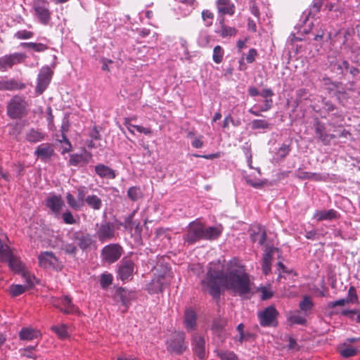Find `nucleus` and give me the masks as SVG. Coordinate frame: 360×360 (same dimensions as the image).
Instances as JSON below:
<instances>
[{"label":"nucleus","mask_w":360,"mask_h":360,"mask_svg":"<svg viewBox=\"0 0 360 360\" xmlns=\"http://www.w3.org/2000/svg\"><path fill=\"white\" fill-rule=\"evenodd\" d=\"M223 270V265L219 262L210 263L206 276L201 281L203 289L207 290L213 297L219 296L220 286L231 290L239 295L249 293L250 283L243 266L231 262L226 274Z\"/></svg>","instance_id":"f257e3e1"},{"label":"nucleus","mask_w":360,"mask_h":360,"mask_svg":"<svg viewBox=\"0 0 360 360\" xmlns=\"http://www.w3.org/2000/svg\"><path fill=\"white\" fill-rule=\"evenodd\" d=\"M27 103L21 96H13L8 103L7 115L11 119H18L27 113Z\"/></svg>","instance_id":"f03ea898"},{"label":"nucleus","mask_w":360,"mask_h":360,"mask_svg":"<svg viewBox=\"0 0 360 360\" xmlns=\"http://www.w3.org/2000/svg\"><path fill=\"white\" fill-rule=\"evenodd\" d=\"M185 338L186 335L184 332L175 331L172 333L167 340V350L177 354L183 353L187 348Z\"/></svg>","instance_id":"7ed1b4c3"},{"label":"nucleus","mask_w":360,"mask_h":360,"mask_svg":"<svg viewBox=\"0 0 360 360\" xmlns=\"http://www.w3.org/2000/svg\"><path fill=\"white\" fill-rule=\"evenodd\" d=\"M34 14L40 23L46 25L51 20V13L47 0H34L32 4Z\"/></svg>","instance_id":"20e7f679"},{"label":"nucleus","mask_w":360,"mask_h":360,"mask_svg":"<svg viewBox=\"0 0 360 360\" xmlns=\"http://www.w3.org/2000/svg\"><path fill=\"white\" fill-rule=\"evenodd\" d=\"M278 311L272 305L266 307L257 313L259 323L263 327L276 326L278 325Z\"/></svg>","instance_id":"39448f33"},{"label":"nucleus","mask_w":360,"mask_h":360,"mask_svg":"<svg viewBox=\"0 0 360 360\" xmlns=\"http://www.w3.org/2000/svg\"><path fill=\"white\" fill-rule=\"evenodd\" d=\"M96 236L101 243L113 239L115 236V227L114 224L103 221L100 224H96Z\"/></svg>","instance_id":"423d86ee"},{"label":"nucleus","mask_w":360,"mask_h":360,"mask_svg":"<svg viewBox=\"0 0 360 360\" xmlns=\"http://www.w3.org/2000/svg\"><path fill=\"white\" fill-rule=\"evenodd\" d=\"M122 254V248L116 243H111L105 245L101 250L103 259L109 264L117 261Z\"/></svg>","instance_id":"0eeeda50"},{"label":"nucleus","mask_w":360,"mask_h":360,"mask_svg":"<svg viewBox=\"0 0 360 360\" xmlns=\"http://www.w3.org/2000/svg\"><path fill=\"white\" fill-rule=\"evenodd\" d=\"M53 71L49 66L42 67L37 77L36 93L41 94L48 87L53 75Z\"/></svg>","instance_id":"6e6552de"},{"label":"nucleus","mask_w":360,"mask_h":360,"mask_svg":"<svg viewBox=\"0 0 360 360\" xmlns=\"http://www.w3.org/2000/svg\"><path fill=\"white\" fill-rule=\"evenodd\" d=\"M27 58L22 53H13L0 58V71H6L13 65L22 63Z\"/></svg>","instance_id":"1a4fd4ad"},{"label":"nucleus","mask_w":360,"mask_h":360,"mask_svg":"<svg viewBox=\"0 0 360 360\" xmlns=\"http://www.w3.org/2000/svg\"><path fill=\"white\" fill-rule=\"evenodd\" d=\"M184 238L185 241L191 244L203 239V225L200 222H191Z\"/></svg>","instance_id":"9d476101"},{"label":"nucleus","mask_w":360,"mask_h":360,"mask_svg":"<svg viewBox=\"0 0 360 360\" xmlns=\"http://www.w3.org/2000/svg\"><path fill=\"white\" fill-rule=\"evenodd\" d=\"M51 303L53 307L65 314H75L78 311L77 308L72 304L71 299L68 296L54 298Z\"/></svg>","instance_id":"9b49d317"},{"label":"nucleus","mask_w":360,"mask_h":360,"mask_svg":"<svg viewBox=\"0 0 360 360\" xmlns=\"http://www.w3.org/2000/svg\"><path fill=\"white\" fill-rule=\"evenodd\" d=\"M45 205L53 214L58 217L64 202L60 195L50 194L45 200Z\"/></svg>","instance_id":"f8f14e48"},{"label":"nucleus","mask_w":360,"mask_h":360,"mask_svg":"<svg viewBox=\"0 0 360 360\" xmlns=\"http://www.w3.org/2000/svg\"><path fill=\"white\" fill-rule=\"evenodd\" d=\"M134 271V262L130 259H123L119 265L118 276L122 281H129Z\"/></svg>","instance_id":"ddd939ff"},{"label":"nucleus","mask_w":360,"mask_h":360,"mask_svg":"<svg viewBox=\"0 0 360 360\" xmlns=\"http://www.w3.org/2000/svg\"><path fill=\"white\" fill-rule=\"evenodd\" d=\"M1 262H7L9 268L18 274L26 269L20 258L13 250L7 253L6 257Z\"/></svg>","instance_id":"4468645a"},{"label":"nucleus","mask_w":360,"mask_h":360,"mask_svg":"<svg viewBox=\"0 0 360 360\" xmlns=\"http://www.w3.org/2000/svg\"><path fill=\"white\" fill-rule=\"evenodd\" d=\"M39 266L44 269H54L58 265V258L52 252L45 251L38 256Z\"/></svg>","instance_id":"2eb2a0df"},{"label":"nucleus","mask_w":360,"mask_h":360,"mask_svg":"<svg viewBox=\"0 0 360 360\" xmlns=\"http://www.w3.org/2000/svg\"><path fill=\"white\" fill-rule=\"evenodd\" d=\"M74 238L77 241L78 246L82 250H86L96 245V241L89 233H75Z\"/></svg>","instance_id":"dca6fc26"},{"label":"nucleus","mask_w":360,"mask_h":360,"mask_svg":"<svg viewBox=\"0 0 360 360\" xmlns=\"http://www.w3.org/2000/svg\"><path fill=\"white\" fill-rule=\"evenodd\" d=\"M192 346L198 358L200 359H204L206 353L204 338L198 333H195L192 338Z\"/></svg>","instance_id":"f3484780"},{"label":"nucleus","mask_w":360,"mask_h":360,"mask_svg":"<svg viewBox=\"0 0 360 360\" xmlns=\"http://www.w3.org/2000/svg\"><path fill=\"white\" fill-rule=\"evenodd\" d=\"M197 321L196 312L191 308H188L184 311V326L187 331L195 330Z\"/></svg>","instance_id":"a211bd4d"},{"label":"nucleus","mask_w":360,"mask_h":360,"mask_svg":"<svg viewBox=\"0 0 360 360\" xmlns=\"http://www.w3.org/2000/svg\"><path fill=\"white\" fill-rule=\"evenodd\" d=\"M95 173L102 179H114L117 176L116 171L104 164H98L95 166Z\"/></svg>","instance_id":"6ab92c4d"},{"label":"nucleus","mask_w":360,"mask_h":360,"mask_svg":"<svg viewBox=\"0 0 360 360\" xmlns=\"http://www.w3.org/2000/svg\"><path fill=\"white\" fill-rule=\"evenodd\" d=\"M25 137L27 141L36 143L44 141L46 134L40 129L30 128L26 131Z\"/></svg>","instance_id":"aec40b11"},{"label":"nucleus","mask_w":360,"mask_h":360,"mask_svg":"<svg viewBox=\"0 0 360 360\" xmlns=\"http://www.w3.org/2000/svg\"><path fill=\"white\" fill-rule=\"evenodd\" d=\"M54 153V150L51 144L44 143L38 146L34 151V155L41 160L49 159Z\"/></svg>","instance_id":"412c9836"},{"label":"nucleus","mask_w":360,"mask_h":360,"mask_svg":"<svg viewBox=\"0 0 360 360\" xmlns=\"http://www.w3.org/2000/svg\"><path fill=\"white\" fill-rule=\"evenodd\" d=\"M91 157L92 155L86 151L82 154H72L70 157L69 162L73 166H82L87 164Z\"/></svg>","instance_id":"4be33fe9"},{"label":"nucleus","mask_w":360,"mask_h":360,"mask_svg":"<svg viewBox=\"0 0 360 360\" xmlns=\"http://www.w3.org/2000/svg\"><path fill=\"white\" fill-rule=\"evenodd\" d=\"M25 88V84L18 83L14 79L7 80L0 78V91H13L22 89Z\"/></svg>","instance_id":"5701e85b"},{"label":"nucleus","mask_w":360,"mask_h":360,"mask_svg":"<svg viewBox=\"0 0 360 360\" xmlns=\"http://www.w3.org/2000/svg\"><path fill=\"white\" fill-rule=\"evenodd\" d=\"M218 12L224 15H232L234 13V5L230 0H218L217 2Z\"/></svg>","instance_id":"b1692460"},{"label":"nucleus","mask_w":360,"mask_h":360,"mask_svg":"<svg viewBox=\"0 0 360 360\" xmlns=\"http://www.w3.org/2000/svg\"><path fill=\"white\" fill-rule=\"evenodd\" d=\"M222 228L221 226L203 227V239L214 240L217 238L221 233Z\"/></svg>","instance_id":"393cba45"},{"label":"nucleus","mask_w":360,"mask_h":360,"mask_svg":"<svg viewBox=\"0 0 360 360\" xmlns=\"http://www.w3.org/2000/svg\"><path fill=\"white\" fill-rule=\"evenodd\" d=\"M337 212L330 209L328 210H316L313 218L317 221L330 220L337 218Z\"/></svg>","instance_id":"a878e982"},{"label":"nucleus","mask_w":360,"mask_h":360,"mask_svg":"<svg viewBox=\"0 0 360 360\" xmlns=\"http://www.w3.org/2000/svg\"><path fill=\"white\" fill-rule=\"evenodd\" d=\"M86 204L94 210H99L103 206L102 200L96 195H89L85 198Z\"/></svg>","instance_id":"bb28decb"},{"label":"nucleus","mask_w":360,"mask_h":360,"mask_svg":"<svg viewBox=\"0 0 360 360\" xmlns=\"http://www.w3.org/2000/svg\"><path fill=\"white\" fill-rule=\"evenodd\" d=\"M288 321L290 324H298L304 326L307 323L305 316L300 314L299 311L290 312L288 315Z\"/></svg>","instance_id":"cd10ccee"},{"label":"nucleus","mask_w":360,"mask_h":360,"mask_svg":"<svg viewBox=\"0 0 360 360\" xmlns=\"http://www.w3.org/2000/svg\"><path fill=\"white\" fill-rule=\"evenodd\" d=\"M220 29L216 31L221 37L226 38L236 35L237 31L234 27H229L224 25V18L219 21Z\"/></svg>","instance_id":"c85d7f7f"},{"label":"nucleus","mask_w":360,"mask_h":360,"mask_svg":"<svg viewBox=\"0 0 360 360\" xmlns=\"http://www.w3.org/2000/svg\"><path fill=\"white\" fill-rule=\"evenodd\" d=\"M39 335V331L30 328H23L19 333V336L21 340H32L37 338Z\"/></svg>","instance_id":"c756f323"},{"label":"nucleus","mask_w":360,"mask_h":360,"mask_svg":"<svg viewBox=\"0 0 360 360\" xmlns=\"http://www.w3.org/2000/svg\"><path fill=\"white\" fill-rule=\"evenodd\" d=\"M257 232L251 233L250 237L253 242H257L260 245H264L266 239V233L264 227L259 226Z\"/></svg>","instance_id":"7c9ffc66"},{"label":"nucleus","mask_w":360,"mask_h":360,"mask_svg":"<svg viewBox=\"0 0 360 360\" xmlns=\"http://www.w3.org/2000/svg\"><path fill=\"white\" fill-rule=\"evenodd\" d=\"M313 306L314 302L308 296H304L299 304L300 310L304 312L305 316L308 314V312L312 309Z\"/></svg>","instance_id":"2f4dec72"},{"label":"nucleus","mask_w":360,"mask_h":360,"mask_svg":"<svg viewBox=\"0 0 360 360\" xmlns=\"http://www.w3.org/2000/svg\"><path fill=\"white\" fill-rule=\"evenodd\" d=\"M271 260H272L271 252H266L263 256L262 264V271L265 275L268 274L271 271Z\"/></svg>","instance_id":"473e14b6"},{"label":"nucleus","mask_w":360,"mask_h":360,"mask_svg":"<svg viewBox=\"0 0 360 360\" xmlns=\"http://www.w3.org/2000/svg\"><path fill=\"white\" fill-rule=\"evenodd\" d=\"M136 211H134L131 213L128 217L124 219L123 223L121 224L122 226L124 227L127 230H132L135 226L136 231L139 229V224H136V221L133 220L134 216L135 214Z\"/></svg>","instance_id":"72a5a7b5"},{"label":"nucleus","mask_w":360,"mask_h":360,"mask_svg":"<svg viewBox=\"0 0 360 360\" xmlns=\"http://www.w3.org/2000/svg\"><path fill=\"white\" fill-rule=\"evenodd\" d=\"M51 329L60 339H65L69 336L68 326L65 324L53 326Z\"/></svg>","instance_id":"f704fd0d"},{"label":"nucleus","mask_w":360,"mask_h":360,"mask_svg":"<svg viewBox=\"0 0 360 360\" xmlns=\"http://www.w3.org/2000/svg\"><path fill=\"white\" fill-rule=\"evenodd\" d=\"M127 196L132 201H138L142 197L141 188L137 186H131L128 189Z\"/></svg>","instance_id":"c9c22d12"},{"label":"nucleus","mask_w":360,"mask_h":360,"mask_svg":"<svg viewBox=\"0 0 360 360\" xmlns=\"http://www.w3.org/2000/svg\"><path fill=\"white\" fill-rule=\"evenodd\" d=\"M340 353L343 357L348 358L355 356L357 353V349L353 347H349L345 343L340 348Z\"/></svg>","instance_id":"e433bc0d"},{"label":"nucleus","mask_w":360,"mask_h":360,"mask_svg":"<svg viewBox=\"0 0 360 360\" xmlns=\"http://www.w3.org/2000/svg\"><path fill=\"white\" fill-rule=\"evenodd\" d=\"M20 274L26 282V286L27 287V289L34 285L35 277L34 275L31 274L26 269H24V271H22Z\"/></svg>","instance_id":"4c0bfd02"},{"label":"nucleus","mask_w":360,"mask_h":360,"mask_svg":"<svg viewBox=\"0 0 360 360\" xmlns=\"http://www.w3.org/2000/svg\"><path fill=\"white\" fill-rule=\"evenodd\" d=\"M226 325V321L224 320H215L212 324V331L214 334L221 335Z\"/></svg>","instance_id":"58836bf2"},{"label":"nucleus","mask_w":360,"mask_h":360,"mask_svg":"<svg viewBox=\"0 0 360 360\" xmlns=\"http://www.w3.org/2000/svg\"><path fill=\"white\" fill-rule=\"evenodd\" d=\"M27 290V287L24 285H12L10 287V293L12 296L16 297L20 295Z\"/></svg>","instance_id":"ea45409f"},{"label":"nucleus","mask_w":360,"mask_h":360,"mask_svg":"<svg viewBox=\"0 0 360 360\" xmlns=\"http://www.w3.org/2000/svg\"><path fill=\"white\" fill-rule=\"evenodd\" d=\"M270 127L271 124L264 120H254L252 122V129H266Z\"/></svg>","instance_id":"a19ab883"},{"label":"nucleus","mask_w":360,"mask_h":360,"mask_svg":"<svg viewBox=\"0 0 360 360\" xmlns=\"http://www.w3.org/2000/svg\"><path fill=\"white\" fill-rule=\"evenodd\" d=\"M224 57V50L221 46L217 45L213 49L212 59L214 63L219 64L222 61Z\"/></svg>","instance_id":"79ce46f5"},{"label":"nucleus","mask_w":360,"mask_h":360,"mask_svg":"<svg viewBox=\"0 0 360 360\" xmlns=\"http://www.w3.org/2000/svg\"><path fill=\"white\" fill-rule=\"evenodd\" d=\"M113 281V277L110 274H103L101 276L100 284L102 288L105 289L110 286Z\"/></svg>","instance_id":"37998d69"},{"label":"nucleus","mask_w":360,"mask_h":360,"mask_svg":"<svg viewBox=\"0 0 360 360\" xmlns=\"http://www.w3.org/2000/svg\"><path fill=\"white\" fill-rule=\"evenodd\" d=\"M66 199L69 206L75 210H79L82 206V203L79 200H77L75 197L70 193L67 194Z\"/></svg>","instance_id":"c03bdc74"},{"label":"nucleus","mask_w":360,"mask_h":360,"mask_svg":"<svg viewBox=\"0 0 360 360\" xmlns=\"http://www.w3.org/2000/svg\"><path fill=\"white\" fill-rule=\"evenodd\" d=\"M61 250L68 255H75L77 248L74 243H65L61 246Z\"/></svg>","instance_id":"a18cd8bd"},{"label":"nucleus","mask_w":360,"mask_h":360,"mask_svg":"<svg viewBox=\"0 0 360 360\" xmlns=\"http://www.w3.org/2000/svg\"><path fill=\"white\" fill-rule=\"evenodd\" d=\"M32 32L26 30H19L15 33L14 37L18 39H28L33 37Z\"/></svg>","instance_id":"49530a36"},{"label":"nucleus","mask_w":360,"mask_h":360,"mask_svg":"<svg viewBox=\"0 0 360 360\" xmlns=\"http://www.w3.org/2000/svg\"><path fill=\"white\" fill-rule=\"evenodd\" d=\"M202 20L205 21L206 26H210L212 24V19L214 18V15L210 11L203 10L202 12Z\"/></svg>","instance_id":"de8ad7c7"},{"label":"nucleus","mask_w":360,"mask_h":360,"mask_svg":"<svg viewBox=\"0 0 360 360\" xmlns=\"http://www.w3.org/2000/svg\"><path fill=\"white\" fill-rule=\"evenodd\" d=\"M348 302L358 303L359 299L356 292V289L354 286H351L348 290V297L347 298Z\"/></svg>","instance_id":"09e8293b"},{"label":"nucleus","mask_w":360,"mask_h":360,"mask_svg":"<svg viewBox=\"0 0 360 360\" xmlns=\"http://www.w3.org/2000/svg\"><path fill=\"white\" fill-rule=\"evenodd\" d=\"M63 219L64 222L67 224H75L76 223V220L74 218L72 214L70 211H65L62 215Z\"/></svg>","instance_id":"8fccbe9b"},{"label":"nucleus","mask_w":360,"mask_h":360,"mask_svg":"<svg viewBox=\"0 0 360 360\" xmlns=\"http://www.w3.org/2000/svg\"><path fill=\"white\" fill-rule=\"evenodd\" d=\"M296 176L300 179H312V173L309 172H305L302 169H298L296 172Z\"/></svg>","instance_id":"3c124183"},{"label":"nucleus","mask_w":360,"mask_h":360,"mask_svg":"<svg viewBox=\"0 0 360 360\" xmlns=\"http://www.w3.org/2000/svg\"><path fill=\"white\" fill-rule=\"evenodd\" d=\"M32 49L36 52H44L48 49V46L42 43L32 42Z\"/></svg>","instance_id":"603ef678"},{"label":"nucleus","mask_w":360,"mask_h":360,"mask_svg":"<svg viewBox=\"0 0 360 360\" xmlns=\"http://www.w3.org/2000/svg\"><path fill=\"white\" fill-rule=\"evenodd\" d=\"M219 356L221 360H238L236 354L231 352H221Z\"/></svg>","instance_id":"864d4df0"},{"label":"nucleus","mask_w":360,"mask_h":360,"mask_svg":"<svg viewBox=\"0 0 360 360\" xmlns=\"http://www.w3.org/2000/svg\"><path fill=\"white\" fill-rule=\"evenodd\" d=\"M58 141L60 143H64L65 146H64V152H68L71 150L72 146L69 140L68 139L65 134H61V139H58Z\"/></svg>","instance_id":"5fc2aeb1"},{"label":"nucleus","mask_w":360,"mask_h":360,"mask_svg":"<svg viewBox=\"0 0 360 360\" xmlns=\"http://www.w3.org/2000/svg\"><path fill=\"white\" fill-rule=\"evenodd\" d=\"M245 181L248 185H250L255 188H260L263 186V182L262 181L252 180L249 176L245 177Z\"/></svg>","instance_id":"6e6d98bb"},{"label":"nucleus","mask_w":360,"mask_h":360,"mask_svg":"<svg viewBox=\"0 0 360 360\" xmlns=\"http://www.w3.org/2000/svg\"><path fill=\"white\" fill-rule=\"evenodd\" d=\"M34 349V347L30 346L27 347L22 351L21 354L24 356H26L30 359H35L36 356L32 353V351Z\"/></svg>","instance_id":"4d7b16f0"},{"label":"nucleus","mask_w":360,"mask_h":360,"mask_svg":"<svg viewBox=\"0 0 360 360\" xmlns=\"http://www.w3.org/2000/svg\"><path fill=\"white\" fill-rule=\"evenodd\" d=\"M86 188L84 186H81L77 188V198L78 200L84 204L86 198Z\"/></svg>","instance_id":"13d9d810"},{"label":"nucleus","mask_w":360,"mask_h":360,"mask_svg":"<svg viewBox=\"0 0 360 360\" xmlns=\"http://www.w3.org/2000/svg\"><path fill=\"white\" fill-rule=\"evenodd\" d=\"M290 152V146L287 144H282V146L280 147L278 154V155L283 158H285Z\"/></svg>","instance_id":"bf43d9fd"},{"label":"nucleus","mask_w":360,"mask_h":360,"mask_svg":"<svg viewBox=\"0 0 360 360\" xmlns=\"http://www.w3.org/2000/svg\"><path fill=\"white\" fill-rule=\"evenodd\" d=\"M349 303L347 299H340L335 302H330L328 303L327 307L328 308H334L337 306H344L345 304Z\"/></svg>","instance_id":"052dcab7"},{"label":"nucleus","mask_w":360,"mask_h":360,"mask_svg":"<svg viewBox=\"0 0 360 360\" xmlns=\"http://www.w3.org/2000/svg\"><path fill=\"white\" fill-rule=\"evenodd\" d=\"M288 349L292 352H297L300 349V346L296 342L295 339L292 337L289 338Z\"/></svg>","instance_id":"680f3d73"},{"label":"nucleus","mask_w":360,"mask_h":360,"mask_svg":"<svg viewBox=\"0 0 360 360\" xmlns=\"http://www.w3.org/2000/svg\"><path fill=\"white\" fill-rule=\"evenodd\" d=\"M257 55L256 49H251L249 50L248 53L246 56V60L248 63H252L255 61V57Z\"/></svg>","instance_id":"e2e57ef3"},{"label":"nucleus","mask_w":360,"mask_h":360,"mask_svg":"<svg viewBox=\"0 0 360 360\" xmlns=\"http://www.w3.org/2000/svg\"><path fill=\"white\" fill-rule=\"evenodd\" d=\"M316 134L317 136V137L324 141L326 140V138H325V135L323 134V127L321 124H320L319 123H317L316 124Z\"/></svg>","instance_id":"0e129e2a"},{"label":"nucleus","mask_w":360,"mask_h":360,"mask_svg":"<svg viewBox=\"0 0 360 360\" xmlns=\"http://www.w3.org/2000/svg\"><path fill=\"white\" fill-rule=\"evenodd\" d=\"M243 328H244V326H243V323H240L237 326V330H238V332L239 333V335L236 338L240 342H243V340L245 338V334H244V332H243Z\"/></svg>","instance_id":"69168bd1"},{"label":"nucleus","mask_w":360,"mask_h":360,"mask_svg":"<svg viewBox=\"0 0 360 360\" xmlns=\"http://www.w3.org/2000/svg\"><path fill=\"white\" fill-rule=\"evenodd\" d=\"M262 292V299L265 300L271 298L273 295V293L271 290L266 289V288H262L261 289Z\"/></svg>","instance_id":"338daca9"},{"label":"nucleus","mask_w":360,"mask_h":360,"mask_svg":"<svg viewBox=\"0 0 360 360\" xmlns=\"http://www.w3.org/2000/svg\"><path fill=\"white\" fill-rule=\"evenodd\" d=\"M272 100L271 98L264 100V105L260 108V111L266 112L271 108Z\"/></svg>","instance_id":"774afa93"}]
</instances>
